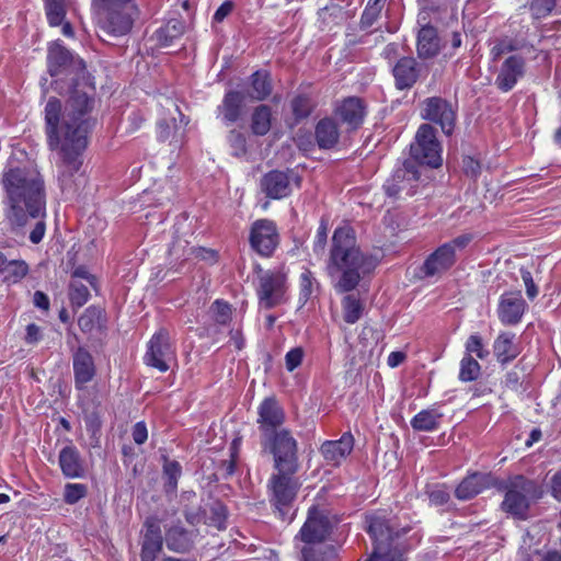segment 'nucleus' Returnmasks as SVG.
I'll return each mask as SVG.
<instances>
[{
	"label": "nucleus",
	"mask_w": 561,
	"mask_h": 561,
	"mask_svg": "<svg viewBox=\"0 0 561 561\" xmlns=\"http://www.w3.org/2000/svg\"><path fill=\"white\" fill-rule=\"evenodd\" d=\"M44 217H45V214L38 218H34L36 220V224L34 226V228L32 229V231L30 232V241L34 244L39 243L45 236L46 224L43 219ZM32 219L33 218H31L30 220H32Z\"/></svg>",
	"instance_id": "nucleus-59"
},
{
	"label": "nucleus",
	"mask_w": 561,
	"mask_h": 561,
	"mask_svg": "<svg viewBox=\"0 0 561 561\" xmlns=\"http://www.w3.org/2000/svg\"><path fill=\"white\" fill-rule=\"evenodd\" d=\"M95 365L92 355L83 347L73 354V374L76 388L81 390L95 376Z\"/></svg>",
	"instance_id": "nucleus-26"
},
{
	"label": "nucleus",
	"mask_w": 561,
	"mask_h": 561,
	"mask_svg": "<svg viewBox=\"0 0 561 561\" xmlns=\"http://www.w3.org/2000/svg\"><path fill=\"white\" fill-rule=\"evenodd\" d=\"M421 69L413 57H401L392 67L394 84L398 90L411 89L420 77Z\"/></svg>",
	"instance_id": "nucleus-25"
},
{
	"label": "nucleus",
	"mask_w": 561,
	"mask_h": 561,
	"mask_svg": "<svg viewBox=\"0 0 561 561\" xmlns=\"http://www.w3.org/2000/svg\"><path fill=\"white\" fill-rule=\"evenodd\" d=\"M377 260L360 250L357 245L355 231L350 226L334 230L329 260L328 275L339 293H348L357 287L360 279L373 272Z\"/></svg>",
	"instance_id": "nucleus-3"
},
{
	"label": "nucleus",
	"mask_w": 561,
	"mask_h": 561,
	"mask_svg": "<svg viewBox=\"0 0 561 561\" xmlns=\"http://www.w3.org/2000/svg\"><path fill=\"white\" fill-rule=\"evenodd\" d=\"M383 7V0H368V3L360 18V27L369 28L378 20Z\"/></svg>",
	"instance_id": "nucleus-46"
},
{
	"label": "nucleus",
	"mask_w": 561,
	"mask_h": 561,
	"mask_svg": "<svg viewBox=\"0 0 561 561\" xmlns=\"http://www.w3.org/2000/svg\"><path fill=\"white\" fill-rule=\"evenodd\" d=\"M459 380L470 382L477 380L481 375V366L472 356L465 355L459 364Z\"/></svg>",
	"instance_id": "nucleus-41"
},
{
	"label": "nucleus",
	"mask_w": 561,
	"mask_h": 561,
	"mask_svg": "<svg viewBox=\"0 0 561 561\" xmlns=\"http://www.w3.org/2000/svg\"><path fill=\"white\" fill-rule=\"evenodd\" d=\"M410 151L411 157L421 164L432 168H438L442 164V147L434 127L428 124H422L419 127Z\"/></svg>",
	"instance_id": "nucleus-8"
},
{
	"label": "nucleus",
	"mask_w": 561,
	"mask_h": 561,
	"mask_svg": "<svg viewBox=\"0 0 561 561\" xmlns=\"http://www.w3.org/2000/svg\"><path fill=\"white\" fill-rule=\"evenodd\" d=\"M256 288L260 304L265 309L274 308L284 301L286 293V276L279 271L259 270Z\"/></svg>",
	"instance_id": "nucleus-10"
},
{
	"label": "nucleus",
	"mask_w": 561,
	"mask_h": 561,
	"mask_svg": "<svg viewBox=\"0 0 561 561\" xmlns=\"http://www.w3.org/2000/svg\"><path fill=\"white\" fill-rule=\"evenodd\" d=\"M196 533L186 529L180 520L164 527V543L175 553L190 552L195 545Z\"/></svg>",
	"instance_id": "nucleus-21"
},
{
	"label": "nucleus",
	"mask_w": 561,
	"mask_h": 561,
	"mask_svg": "<svg viewBox=\"0 0 561 561\" xmlns=\"http://www.w3.org/2000/svg\"><path fill=\"white\" fill-rule=\"evenodd\" d=\"M494 354L499 362L505 364L512 362L519 354L518 345L515 343V334L502 332L493 344Z\"/></svg>",
	"instance_id": "nucleus-33"
},
{
	"label": "nucleus",
	"mask_w": 561,
	"mask_h": 561,
	"mask_svg": "<svg viewBox=\"0 0 561 561\" xmlns=\"http://www.w3.org/2000/svg\"><path fill=\"white\" fill-rule=\"evenodd\" d=\"M365 524V529L374 543L375 556L391 552L394 538H399L409 531V528L405 527L401 530L394 529L383 516L376 514L367 515Z\"/></svg>",
	"instance_id": "nucleus-9"
},
{
	"label": "nucleus",
	"mask_w": 561,
	"mask_h": 561,
	"mask_svg": "<svg viewBox=\"0 0 561 561\" xmlns=\"http://www.w3.org/2000/svg\"><path fill=\"white\" fill-rule=\"evenodd\" d=\"M48 71L51 77L61 73L64 67L70 61V53L60 45H54L48 50Z\"/></svg>",
	"instance_id": "nucleus-39"
},
{
	"label": "nucleus",
	"mask_w": 561,
	"mask_h": 561,
	"mask_svg": "<svg viewBox=\"0 0 561 561\" xmlns=\"http://www.w3.org/2000/svg\"><path fill=\"white\" fill-rule=\"evenodd\" d=\"M90 298L89 287L79 279H71L69 284V299L72 307L80 308Z\"/></svg>",
	"instance_id": "nucleus-43"
},
{
	"label": "nucleus",
	"mask_w": 561,
	"mask_h": 561,
	"mask_svg": "<svg viewBox=\"0 0 561 561\" xmlns=\"http://www.w3.org/2000/svg\"><path fill=\"white\" fill-rule=\"evenodd\" d=\"M317 287H318V283L314 279L312 273L309 270L304 271L300 275V297H299V299L304 304L307 302Z\"/></svg>",
	"instance_id": "nucleus-50"
},
{
	"label": "nucleus",
	"mask_w": 561,
	"mask_h": 561,
	"mask_svg": "<svg viewBox=\"0 0 561 561\" xmlns=\"http://www.w3.org/2000/svg\"><path fill=\"white\" fill-rule=\"evenodd\" d=\"M465 347H466L465 355L472 356L474 354L480 359H484L489 355V351L484 347V345L482 343V339L478 334H471L468 337Z\"/></svg>",
	"instance_id": "nucleus-51"
},
{
	"label": "nucleus",
	"mask_w": 561,
	"mask_h": 561,
	"mask_svg": "<svg viewBox=\"0 0 561 561\" xmlns=\"http://www.w3.org/2000/svg\"><path fill=\"white\" fill-rule=\"evenodd\" d=\"M526 307L520 291L504 293L499 301V319L505 325H515L520 322Z\"/></svg>",
	"instance_id": "nucleus-20"
},
{
	"label": "nucleus",
	"mask_w": 561,
	"mask_h": 561,
	"mask_svg": "<svg viewBox=\"0 0 561 561\" xmlns=\"http://www.w3.org/2000/svg\"><path fill=\"white\" fill-rule=\"evenodd\" d=\"M442 417L443 413L437 409H425L413 416L411 426L419 432H433L438 428Z\"/></svg>",
	"instance_id": "nucleus-35"
},
{
	"label": "nucleus",
	"mask_w": 561,
	"mask_h": 561,
	"mask_svg": "<svg viewBox=\"0 0 561 561\" xmlns=\"http://www.w3.org/2000/svg\"><path fill=\"white\" fill-rule=\"evenodd\" d=\"M285 422V412L275 398H265L257 408V424L261 438L279 431Z\"/></svg>",
	"instance_id": "nucleus-17"
},
{
	"label": "nucleus",
	"mask_w": 561,
	"mask_h": 561,
	"mask_svg": "<svg viewBox=\"0 0 561 561\" xmlns=\"http://www.w3.org/2000/svg\"><path fill=\"white\" fill-rule=\"evenodd\" d=\"M312 105L310 99L305 95H298L291 101V111L297 119H302L309 116Z\"/></svg>",
	"instance_id": "nucleus-52"
},
{
	"label": "nucleus",
	"mask_w": 561,
	"mask_h": 561,
	"mask_svg": "<svg viewBox=\"0 0 561 561\" xmlns=\"http://www.w3.org/2000/svg\"><path fill=\"white\" fill-rule=\"evenodd\" d=\"M102 310L99 307L90 306L78 319V325L83 333H91L100 323Z\"/></svg>",
	"instance_id": "nucleus-44"
},
{
	"label": "nucleus",
	"mask_w": 561,
	"mask_h": 561,
	"mask_svg": "<svg viewBox=\"0 0 561 561\" xmlns=\"http://www.w3.org/2000/svg\"><path fill=\"white\" fill-rule=\"evenodd\" d=\"M236 463H237L236 455H234V453H231L229 459L222 460L220 462V465L218 466V469H217V473L222 479H228L229 477H231L234 473Z\"/></svg>",
	"instance_id": "nucleus-58"
},
{
	"label": "nucleus",
	"mask_w": 561,
	"mask_h": 561,
	"mask_svg": "<svg viewBox=\"0 0 561 561\" xmlns=\"http://www.w3.org/2000/svg\"><path fill=\"white\" fill-rule=\"evenodd\" d=\"M28 273V265L23 260L9 259L0 251V276L4 283L16 284Z\"/></svg>",
	"instance_id": "nucleus-32"
},
{
	"label": "nucleus",
	"mask_w": 561,
	"mask_h": 561,
	"mask_svg": "<svg viewBox=\"0 0 561 561\" xmlns=\"http://www.w3.org/2000/svg\"><path fill=\"white\" fill-rule=\"evenodd\" d=\"M543 494L541 486L534 480L517 476L506 486L502 510L516 519L528 517L530 504Z\"/></svg>",
	"instance_id": "nucleus-5"
},
{
	"label": "nucleus",
	"mask_w": 561,
	"mask_h": 561,
	"mask_svg": "<svg viewBox=\"0 0 561 561\" xmlns=\"http://www.w3.org/2000/svg\"><path fill=\"white\" fill-rule=\"evenodd\" d=\"M88 494V486L83 483H67L64 490V501L73 505Z\"/></svg>",
	"instance_id": "nucleus-49"
},
{
	"label": "nucleus",
	"mask_w": 561,
	"mask_h": 561,
	"mask_svg": "<svg viewBox=\"0 0 561 561\" xmlns=\"http://www.w3.org/2000/svg\"><path fill=\"white\" fill-rule=\"evenodd\" d=\"M314 135L319 148H334L340 139L337 123L332 117H324L320 119L316 126Z\"/></svg>",
	"instance_id": "nucleus-31"
},
{
	"label": "nucleus",
	"mask_w": 561,
	"mask_h": 561,
	"mask_svg": "<svg viewBox=\"0 0 561 561\" xmlns=\"http://www.w3.org/2000/svg\"><path fill=\"white\" fill-rule=\"evenodd\" d=\"M331 533V523L328 516L317 507L309 508L308 517L297 537L305 546L322 545Z\"/></svg>",
	"instance_id": "nucleus-14"
},
{
	"label": "nucleus",
	"mask_w": 561,
	"mask_h": 561,
	"mask_svg": "<svg viewBox=\"0 0 561 561\" xmlns=\"http://www.w3.org/2000/svg\"><path fill=\"white\" fill-rule=\"evenodd\" d=\"M250 244L260 255L270 256L278 244L275 224L268 219L254 221L250 231Z\"/></svg>",
	"instance_id": "nucleus-15"
},
{
	"label": "nucleus",
	"mask_w": 561,
	"mask_h": 561,
	"mask_svg": "<svg viewBox=\"0 0 561 561\" xmlns=\"http://www.w3.org/2000/svg\"><path fill=\"white\" fill-rule=\"evenodd\" d=\"M470 240L471 238L465 234L440 245L424 262L423 271L425 275L434 276L450 268L456 261V251L465 249Z\"/></svg>",
	"instance_id": "nucleus-11"
},
{
	"label": "nucleus",
	"mask_w": 561,
	"mask_h": 561,
	"mask_svg": "<svg viewBox=\"0 0 561 561\" xmlns=\"http://www.w3.org/2000/svg\"><path fill=\"white\" fill-rule=\"evenodd\" d=\"M520 273H522V279L526 287V294H527L528 298L534 299L538 294V289L534 283L531 273L526 270H522Z\"/></svg>",
	"instance_id": "nucleus-61"
},
{
	"label": "nucleus",
	"mask_w": 561,
	"mask_h": 561,
	"mask_svg": "<svg viewBox=\"0 0 561 561\" xmlns=\"http://www.w3.org/2000/svg\"><path fill=\"white\" fill-rule=\"evenodd\" d=\"M272 124V111L268 105L256 106L251 116V130L256 136H265Z\"/></svg>",
	"instance_id": "nucleus-37"
},
{
	"label": "nucleus",
	"mask_w": 561,
	"mask_h": 561,
	"mask_svg": "<svg viewBox=\"0 0 561 561\" xmlns=\"http://www.w3.org/2000/svg\"><path fill=\"white\" fill-rule=\"evenodd\" d=\"M101 11V31L108 36L126 35L138 14L135 0H93Z\"/></svg>",
	"instance_id": "nucleus-4"
},
{
	"label": "nucleus",
	"mask_w": 561,
	"mask_h": 561,
	"mask_svg": "<svg viewBox=\"0 0 561 561\" xmlns=\"http://www.w3.org/2000/svg\"><path fill=\"white\" fill-rule=\"evenodd\" d=\"M174 350L170 343L169 332L160 329L148 342V348L144 356L146 365L165 373L170 368V362L174 359Z\"/></svg>",
	"instance_id": "nucleus-12"
},
{
	"label": "nucleus",
	"mask_w": 561,
	"mask_h": 561,
	"mask_svg": "<svg viewBox=\"0 0 561 561\" xmlns=\"http://www.w3.org/2000/svg\"><path fill=\"white\" fill-rule=\"evenodd\" d=\"M72 279L85 280L93 289L96 290V278L88 273L83 267H78L72 273Z\"/></svg>",
	"instance_id": "nucleus-63"
},
{
	"label": "nucleus",
	"mask_w": 561,
	"mask_h": 561,
	"mask_svg": "<svg viewBox=\"0 0 561 561\" xmlns=\"http://www.w3.org/2000/svg\"><path fill=\"white\" fill-rule=\"evenodd\" d=\"M301 557L304 561H335L337 551L332 545L304 546Z\"/></svg>",
	"instance_id": "nucleus-38"
},
{
	"label": "nucleus",
	"mask_w": 561,
	"mask_h": 561,
	"mask_svg": "<svg viewBox=\"0 0 561 561\" xmlns=\"http://www.w3.org/2000/svg\"><path fill=\"white\" fill-rule=\"evenodd\" d=\"M293 185H300V178L293 171L273 170L261 180L262 192L273 199H280L290 195Z\"/></svg>",
	"instance_id": "nucleus-13"
},
{
	"label": "nucleus",
	"mask_w": 561,
	"mask_h": 561,
	"mask_svg": "<svg viewBox=\"0 0 561 561\" xmlns=\"http://www.w3.org/2000/svg\"><path fill=\"white\" fill-rule=\"evenodd\" d=\"M462 169L468 176L477 178L480 174L481 165L472 157H465L462 159Z\"/></svg>",
	"instance_id": "nucleus-60"
},
{
	"label": "nucleus",
	"mask_w": 561,
	"mask_h": 561,
	"mask_svg": "<svg viewBox=\"0 0 561 561\" xmlns=\"http://www.w3.org/2000/svg\"><path fill=\"white\" fill-rule=\"evenodd\" d=\"M334 114L347 126L348 130H355L362 126L366 110L359 98L351 96L344 99L335 106Z\"/></svg>",
	"instance_id": "nucleus-22"
},
{
	"label": "nucleus",
	"mask_w": 561,
	"mask_h": 561,
	"mask_svg": "<svg viewBox=\"0 0 561 561\" xmlns=\"http://www.w3.org/2000/svg\"><path fill=\"white\" fill-rule=\"evenodd\" d=\"M561 0H530L529 10L535 19L549 15Z\"/></svg>",
	"instance_id": "nucleus-48"
},
{
	"label": "nucleus",
	"mask_w": 561,
	"mask_h": 561,
	"mask_svg": "<svg viewBox=\"0 0 561 561\" xmlns=\"http://www.w3.org/2000/svg\"><path fill=\"white\" fill-rule=\"evenodd\" d=\"M133 439L137 445H142L148 438V431L144 422H137L133 427Z\"/></svg>",
	"instance_id": "nucleus-62"
},
{
	"label": "nucleus",
	"mask_w": 561,
	"mask_h": 561,
	"mask_svg": "<svg viewBox=\"0 0 561 561\" xmlns=\"http://www.w3.org/2000/svg\"><path fill=\"white\" fill-rule=\"evenodd\" d=\"M184 32V22L181 19L173 18L154 32V37L161 46H169L174 39L181 37Z\"/></svg>",
	"instance_id": "nucleus-36"
},
{
	"label": "nucleus",
	"mask_w": 561,
	"mask_h": 561,
	"mask_svg": "<svg viewBox=\"0 0 561 561\" xmlns=\"http://www.w3.org/2000/svg\"><path fill=\"white\" fill-rule=\"evenodd\" d=\"M228 142L232 149L233 156L242 157L247 153V139L242 133L236 129L230 130L228 135Z\"/></svg>",
	"instance_id": "nucleus-53"
},
{
	"label": "nucleus",
	"mask_w": 561,
	"mask_h": 561,
	"mask_svg": "<svg viewBox=\"0 0 561 561\" xmlns=\"http://www.w3.org/2000/svg\"><path fill=\"white\" fill-rule=\"evenodd\" d=\"M422 117L439 124L446 135H451L455 127L456 113L451 104L446 100L442 98L426 99L423 103Z\"/></svg>",
	"instance_id": "nucleus-16"
},
{
	"label": "nucleus",
	"mask_w": 561,
	"mask_h": 561,
	"mask_svg": "<svg viewBox=\"0 0 561 561\" xmlns=\"http://www.w3.org/2000/svg\"><path fill=\"white\" fill-rule=\"evenodd\" d=\"M184 128L178 124L174 116L163 117L157 123V137L160 141H169L178 144L183 137Z\"/></svg>",
	"instance_id": "nucleus-34"
},
{
	"label": "nucleus",
	"mask_w": 561,
	"mask_h": 561,
	"mask_svg": "<svg viewBox=\"0 0 561 561\" xmlns=\"http://www.w3.org/2000/svg\"><path fill=\"white\" fill-rule=\"evenodd\" d=\"M551 494L552 496L561 501V471L553 474L550 481Z\"/></svg>",
	"instance_id": "nucleus-64"
},
{
	"label": "nucleus",
	"mask_w": 561,
	"mask_h": 561,
	"mask_svg": "<svg viewBox=\"0 0 561 561\" xmlns=\"http://www.w3.org/2000/svg\"><path fill=\"white\" fill-rule=\"evenodd\" d=\"M164 536H162L160 520L148 517L144 523L140 561H156L162 551Z\"/></svg>",
	"instance_id": "nucleus-18"
},
{
	"label": "nucleus",
	"mask_w": 561,
	"mask_h": 561,
	"mask_svg": "<svg viewBox=\"0 0 561 561\" xmlns=\"http://www.w3.org/2000/svg\"><path fill=\"white\" fill-rule=\"evenodd\" d=\"M342 307L343 318L345 322L354 324L360 319L363 312V305L359 301V299H357L353 295H347L343 298Z\"/></svg>",
	"instance_id": "nucleus-42"
},
{
	"label": "nucleus",
	"mask_w": 561,
	"mask_h": 561,
	"mask_svg": "<svg viewBox=\"0 0 561 561\" xmlns=\"http://www.w3.org/2000/svg\"><path fill=\"white\" fill-rule=\"evenodd\" d=\"M163 473L168 478V485L172 489L176 488L178 479L181 476V466L178 461H165Z\"/></svg>",
	"instance_id": "nucleus-56"
},
{
	"label": "nucleus",
	"mask_w": 561,
	"mask_h": 561,
	"mask_svg": "<svg viewBox=\"0 0 561 561\" xmlns=\"http://www.w3.org/2000/svg\"><path fill=\"white\" fill-rule=\"evenodd\" d=\"M1 185L4 216L13 231L24 228L31 218L46 214L45 182L36 168L10 160L3 169Z\"/></svg>",
	"instance_id": "nucleus-2"
},
{
	"label": "nucleus",
	"mask_w": 561,
	"mask_h": 561,
	"mask_svg": "<svg viewBox=\"0 0 561 561\" xmlns=\"http://www.w3.org/2000/svg\"><path fill=\"white\" fill-rule=\"evenodd\" d=\"M440 50V41L435 27L424 25L417 33L416 51L421 59L435 57Z\"/></svg>",
	"instance_id": "nucleus-30"
},
{
	"label": "nucleus",
	"mask_w": 561,
	"mask_h": 561,
	"mask_svg": "<svg viewBox=\"0 0 561 561\" xmlns=\"http://www.w3.org/2000/svg\"><path fill=\"white\" fill-rule=\"evenodd\" d=\"M58 462L62 474L68 479H80L85 476L84 460L78 448L71 443L61 448Z\"/></svg>",
	"instance_id": "nucleus-23"
},
{
	"label": "nucleus",
	"mask_w": 561,
	"mask_h": 561,
	"mask_svg": "<svg viewBox=\"0 0 561 561\" xmlns=\"http://www.w3.org/2000/svg\"><path fill=\"white\" fill-rule=\"evenodd\" d=\"M261 444L273 455L276 470L298 471V444L288 428L267 434L261 438Z\"/></svg>",
	"instance_id": "nucleus-6"
},
{
	"label": "nucleus",
	"mask_w": 561,
	"mask_h": 561,
	"mask_svg": "<svg viewBox=\"0 0 561 561\" xmlns=\"http://www.w3.org/2000/svg\"><path fill=\"white\" fill-rule=\"evenodd\" d=\"M268 481V489L271 491V503L276 508L279 517L290 519L289 511L293 501L300 488V482L295 474L297 472L287 471L286 469L276 470Z\"/></svg>",
	"instance_id": "nucleus-7"
},
{
	"label": "nucleus",
	"mask_w": 561,
	"mask_h": 561,
	"mask_svg": "<svg viewBox=\"0 0 561 561\" xmlns=\"http://www.w3.org/2000/svg\"><path fill=\"white\" fill-rule=\"evenodd\" d=\"M427 493L431 504L436 506L446 504L450 499V493L444 484L433 486Z\"/></svg>",
	"instance_id": "nucleus-54"
},
{
	"label": "nucleus",
	"mask_w": 561,
	"mask_h": 561,
	"mask_svg": "<svg viewBox=\"0 0 561 561\" xmlns=\"http://www.w3.org/2000/svg\"><path fill=\"white\" fill-rule=\"evenodd\" d=\"M45 11L48 23L51 26H58L62 24L66 15L65 1L64 0H44Z\"/></svg>",
	"instance_id": "nucleus-45"
},
{
	"label": "nucleus",
	"mask_w": 561,
	"mask_h": 561,
	"mask_svg": "<svg viewBox=\"0 0 561 561\" xmlns=\"http://www.w3.org/2000/svg\"><path fill=\"white\" fill-rule=\"evenodd\" d=\"M94 98L88 91L73 89L62 106L56 98H50L44 110L48 146L58 152V182L64 194L71 195L78 190L82 175V154L88 147L89 135L95 125L91 112Z\"/></svg>",
	"instance_id": "nucleus-1"
},
{
	"label": "nucleus",
	"mask_w": 561,
	"mask_h": 561,
	"mask_svg": "<svg viewBox=\"0 0 561 561\" xmlns=\"http://www.w3.org/2000/svg\"><path fill=\"white\" fill-rule=\"evenodd\" d=\"M491 477L485 473L476 472L466 477L456 488L455 495L458 500L467 501L484 489L490 486Z\"/></svg>",
	"instance_id": "nucleus-29"
},
{
	"label": "nucleus",
	"mask_w": 561,
	"mask_h": 561,
	"mask_svg": "<svg viewBox=\"0 0 561 561\" xmlns=\"http://www.w3.org/2000/svg\"><path fill=\"white\" fill-rule=\"evenodd\" d=\"M354 437L350 432L344 433L336 440H327L320 447V453L325 461L332 466H339L353 450Z\"/></svg>",
	"instance_id": "nucleus-24"
},
{
	"label": "nucleus",
	"mask_w": 561,
	"mask_h": 561,
	"mask_svg": "<svg viewBox=\"0 0 561 561\" xmlns=\"http://www.w3.org/2000/svg\"><path fill=\"white\" fill-rule=\"evenodd\" d=\"M420 179L419 171L413 162H405L402 168L394 171L392 176L383 185L386 194L396 197L405 192L407 195H413V183Z\"/></svg>",
	"instance_id": "nucleus-19"
},
{
	"label": "nucleus",
	"mask_w": 561,
	"mask_h": 561,
	"mask_svg": "<svg viewBox=\"0 0 561 561\" xmlns=\"http://www.w3.org/2000/svg\"><path fill=\"white\" fill-rule=\"evenodd\" d=\"M250 96L255 101L265 100L272 92V84L266 71H256L251 76Z\"/></svg>",
	"instance_id": "nucleus-40"
},
{
	"label": "nucleus",
	"mask_w": 561,
	"mask_h": 561,
	"mask_svg": "<svg viewBox=\"0 0 561 561\" xmlns=\"http://www.w3.org/2000/svg\"><path fill=\"white\" fill-rule=\"evenodd\" d=\"M524 59L519 56L508 57L502 65L496 77L495 84L503 92L514 88L518 79L524 75Z\"/></svg>",
	"instance_id": "nucleus-27"
},
{
	"label": "nucleus",
	"mask_w": 561,
	"mask_h": 561,
	"mask_svg": "<svg viewBox=\"0 0 561 561\" xmlns=\"http://www.w3.org/2000/svg\"><path fill=\"white\" fill-rule=\"evenodd\" d=\"M327 240H328V227L322 221L317 230V234H316L314 241H313L312 250H313L314 254H317L318 256L324 255Z\"/></svg>",
	"instance_id": "nucleus-55"
},
{
	"label": "nucleus",
	"mask_w": 561,
	"mask_h": 561,
	"mask_svg": "<svg viewBox=\"0 0 561 561\" xmlns=\"http://www.w3.org/2000/svg\"><path fill=\"white\" fill-rule=\"evenodd\" d=\"M304 351L301 347L291 348L285 356V364L288 371H294L302 362Z\"/></svg>",
	"instance_id": "nucleus-57"
},
{
	"label": "nucleus",
	"mask_w": 561,
	"mask_h": 561,
	"mask_svg": "<svg viewBox=\"0 0 561 561\" xmlns=\"http://www.w3.org/2000/svg\"><path fill=\"white\" fill-rule=\"evenodd\" d=\"M209 312L211 313V318L219 324H227L231 319V306L222 300H215L210 308Z\"/></svg>",
	"instance_id": "nucleus-47"
},
{
	"label": "nucleus",
	"mask_w": 561,
	"mask_h": 561,
	"mask_svg": "<svg viewBox=\"0 0 561 561\" xmlns=\"http://www.w3.org/2000/svg\"><path fill=\"white\" fill-rule=\"evenodd\" d=\"M244 94L240 91H228L221 104L217 107L218 114L226 126H230L241 118L243 114Z\"/></svg>",
	"instance_id": "nucleus-28"
}]
</instances>
